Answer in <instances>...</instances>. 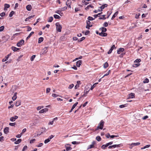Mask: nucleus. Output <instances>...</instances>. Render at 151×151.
Segmentation results:
<instances>
[{"label":"nucleus","mask_w":151,"mask_h":151,"mask_svg":"<svg viewBox=\"0 0 151 151\" xmlns=\"http://www.w3.org/2000/svg\"><path fill=\"white\" fill-rule=\"evenodd\" d=\"M22 141V139H18L17 141H15L14 142V143L15 144H18L19 143H20Z\"/></svg>","instance_id":"nucleus-27"},{"label":"nucleus","mask_w":151,"mask_h":151,"mask_svg":"<svg viewBox=\"0 0 151 151\" xmlns=\"http://www.w3.org/2000/svg\"><path fill=\"white\" fill-rule=\"evenodd\" d=\"M54 17L55 19H60V17L59 15L57 14H54Z\"/></svg>","instance_id":"nucleus-31"},{"label":"nucleus","mask_w":151,"mask_h":151,"mask_svg":"<svg viewBox=\"0 0 151 151\" xmlns=\"http://www.w3.org/2000/svg\"><path fill=\"white\" fill-rule=\"evenodd\" d=\"M26 9L27 10L29 11H30L32 9V6L30 5H28L26 6Z\"/></svg>","instance_id":"nucleus-15"},{"label":"nucleus","mask_w":151,"mask_h":151,"mask_svg":"<svg viewBox=\"0 0 151 151\" xmlns=\"http://www.w3.org/2000/svg\"><path fill=\"white\" fill-rule=\"evenodd\" d=\"M34 33V32H31L30 33L29 35L27 37L26 40L28 39L31 36H32V35H33Z\"/></svg>","instance_id":"nucleus-28"},{"label":"nucleus","mask_w":151,"mask_h":151,"mask_svg":"<svg viewBox=\"0 0 151 151\" xmlns=\"http://www.w3.org/2000/svg\"><path fill=\"white\" fill-rule=\"evenodd\" d=\"M24 41L23 40H22L18 42L17 44V46L18 47H20L22 46L24 44Z\"/></svg>","instance_id":"nucleus-3"},{"label":"nucleus","mask_w":151,"mask_h":151,"mask_svg":"<svg viewBox=\"0 0 151 151\" xmlns=\"http://www.w3.org/2000/svg\"><path fill=\"white\" fill-rule=\"evenodd\" d=\"M11 55V54L10 53V54H9L7 55V56H5V58H4L2 60V61L3 62H5V61H6V60H7L8 59V58H9V57Z\"/></svg>","instance_id":"nucleus-7"},{"label":"nucleus","mask_w":151,"mask_h":151,"mask_svg":"<svg viewBox=\"0 0 151 151\" xmlns=\"http://www.w3.org/2000/svg\"><path fill=\"white\" fill-rule=\"evenodd\" d=\"M9 131V128L8 127H6L4 129V132L5 134H7Z\"/></svg>","instance_id":"nucleus-12"},{"label":"nucleus","mask_w":151,"mask_h":151,"mask_svg":"<svg viewBox=\"0 0 151 151\" xmlns=\"http://www.w3.org/2000/svg\"><path fill=\"white\" fill-rule=\"evenodd\" d=\"M94 142H92V144L89 145V147H88V149H91V148H93L94 147Z\"/></svg>","instance_id":"nucleus-26"},{"label":"nucleus","mask_w":151,"mask_h":151,"mask_svg":"<svg viewBox=\"0 0 151 151\" xmlns=\"http://www.w3.org/2000/svg\"><path fill=\"white\" fill-rule=\"evenodd\" d=\"M22 57V55H21L19 56L18 58L17 59V61L19 62L20 61V58Z\"/></svg>","instance_id":"nucleus-49"},{"label":"nucleus","mask_w":151,"mask_h":151,"mask_svg":"<svg viewBox=\"0 0 151 151\" xmlns=\"http://www.w3.org/2000/svg\"><path fill=\"white\" fill-rule=\"evenodd\" d=\"M26 131V128H24L23 129L22 131V132L21 133V134H22L24 133Z\"/></svg>","instance_id":"nucleus-61"},{"label":"nucleus","mask_w":151,"mask_h":151,"mask_svg":"<svg viewBox=\"0 0 151 151\" xmlns=\"http://www.w3.org/2000/svg\"><path fill=\"white\" fill-rule=\"evenodd\" d=\"M50 141V140L49 139H45L44 141V143L45 144H46L49 142Z\"/></svg>","instance_id":"nucleus-50"},{"label":"nucleus","mask_w":151,"mask_h":151,"mask_svg":"<svg viewBox=\"0 0 151 151\" xmlns=\"http://www.w3.org/2000/svg\"><path fill=\"white\" fill-rule=\"evenodd\" d=\"M14 12L13 11H12L10 13V14H9V16L10 17H12L13 14H14Z\"/></svg>","instance_id":"nucleus-41"},{"label":"nucleus","mask_w":151,"mask_h":151,"mask_svg":"<svg viewBox=\"0 0 151 151\" xmlns=\"http://www.w3.org/2000/svg\"><path fill=\"white\" fill-rule=\"evenodd\" d=\"M35 140H36L35 139H33L31 140L30 141V142H29L30 143L32 144V143H33L35 141Z\"/></svg>","instance_id":"nucleus-59"},{"label":"nucleus","mask_w":151,"mask_h":151,"mask_svg":"<svg viewBox=\"0 0 151 151\" xmlns=\"http://www.w3.org/2000/svg\"><path fill=\"white\" fill-rule=\"evenodd\" d=\"M18 116H14L11 117L10 118V120L12 122H14L16 119L18 118Z\"/></svg>","instance_id":"nucleus-4"},{"label":"nucleus","mask_w":151,"mask_h":151,"mask_svg":"<svg viewBox=\"0 0 151 151\" xmlns=\"http://www.w3.org/2000/svg\"><path fill=\"white\" fill-rule=\"evenodd\" d=\"M21 102L20 101H17L15 104V106H18L20 105Z\"/></svg>","instance_id":"nucleus-23"},{"label":"nucleus","mask_w":151,"mask_h":151,"mask_svg":"<svg viewBox=\"0 0 151 151\" xmlns=\"http://www.w3.org/2000/svg\"><path fill=\"white\" fill-rule=\"evenodd\" d=\"M100 29H101L102 32H106L107 30L104 27H102L100 28Z\"/></svg>","instance_id":"nucleus-25"},{"label":"nucleus","mask_w":151,"mask_h":151,"mask_svg":"<svg viewBox=\"0 0 151 151\" xmlns=\"http://www.w3.org/2000/svg\"><path fill=\"white\" fill-rule=\"evenodd\" d=\"M110 70H109L108 72H107V73L104 74V75L103 76V77H102L101 78H104V76H107L108 75H109V74L110 73Z\"/></svg>","instance_id":"nucleus-33"},{"label":"nucleus","mask_w":151,"mask_h":151,"mask_svg":"<svg viewBox=\"0 0 151 151\" xmlns=\"http://www.w3.org/2000/svg\"><path fill=\"white\" fill-rule=\"evenodd\" d=\"M67 145L69 146H67L66 145L65 146V147L66 148V150L67 151H68L69 150H71L72 148L71 147H70V145Z\"/></svg>","instance_id":"nucleus-17"},{"label":"nucleus","mask_w":151,"mask_h":151,"mask_svg":"<svg viewBox=\"0 0 151 151\" xmlns=\"http://www.w3.org/2000/svg\"><path fill=\"white\" fill-rule=\"evenodd\" d=\"M12 49L14 51H17L19 50V48H17L14 47H12Z\"/></svg>","instance_id":"nucleus-19"},{"label":"nucleus","mask_w":151,"mask_h":151,"mask_svg":"<svg viewBox=\"0 0 151 151\" xmlns=\"http://www.w3.org/2000/svg\"><path fill=\"white\" fill-rule=\"evenodd\" d=\"M96 139L98 141H100L101 140V138L99 136H97L96 138Z\"/></svg>","instance_id":"nucleus-45"},{"label":"nucleus","mask_w":151,"mask_h":151,"mask_svg":"<svg viewBox=\"0 0 151 151\" xmlns=\"http://www.w3.org/2000/svg\"><path fill=\"white\" fill-rule=\"evenodd\" d=\"M94 18H93V17H88V19L89 20H93L94 19Z\"/></svg>","instance_id":"nucleus-43"},{"label":"nucleus","mask_w":151,"mask_h":151,"mask_svg":"<svg viewBox=\"0 0 151 151\" xmlns=\"http://www.w3.org/2000/svg\"><path fill=\"white\" fill-rule=\"evenodd\" d=\"M48 110V109L47 108H45L44 109H43L41 110H40L39 113H43L44 112H45L47 111Z\"/></svg>","instance_id":"nucleus-6"},{"label":"nucleus","mask_w":151,"mask_h":151,"mask_svg":"<svg viewBox=\"0 0 151 151\" xmlns=\"http://www.w3.org/2000/svg\"><path fill=\"white\" fill-rule=\"evenodd\" d=\"M6 41H7L8 39H9L10 37L9 35H6L4 36L3 37Z\"/></svg>","instance_id":"nucleus-18"},{"label":"nucleus","mask_w":151,"mask_h":151,"mask_svg":"<svg viewBox=\"0 0 151 151\" xmlns=\"http://www.w3.org/2000/svg\"><path fill=\"white\" fill-rule=\"evenodd\" d=\"M55 25L56 26V28L57 31L59 32H61L62 29V27L60 25V24L58 22H57L55 24Z\"/></svg>","instance_id":"nucleus-2"},{"label":"nucleus","mask_w":151,"mask_h":151,"mask_svg":"<svg viewBox=\"0 0 151 151\" xmlns=\"http://www.w3.org/2000/svg\"><path fill=\"white\" fill-rule=\"evenodd\" d=\"M43 40V37H40V38H39V40H38V43H41L42 42Z\"/></svg>","instance_id":"nucleus-29"},{"label":"nucleus","mask_w":151,"mask_h":151,"mask_svg":"<svg viewBox=\"0 0 151 151\" xmlns=\"http://www.w3.org/2000/svg\"><path fill=\"white\" fill-rule=\"evenodd\" d=\"M124 50V49L123 48H120L117 51V53L118 54H120L121 52H123Z\"/></svg>","instance_id":"nucleus-8"},{"label":"nucleus","mask_w":151,"mask_h":151,"mask_svg":"<svg viewBox=\"0 0 151 151\" xmlns=\"http://www.w3.org/2000/svg\"><path fill=\"white\" fill-rule=\"evenodd\" d=\"M108 146V145L107 144H106L105 145H103L101 146V148L103 149H105L106 147H107Z\"/></svg>","instance_id":"nucleus-37"},{"label":"nucleus","mask_w":151,"mask_h":151,"mask_svg":"<svg viewBox=\"0 0 151 151\" xmlns=\"http://www.w3.org/2000/svg\"><path fill=\"white\" fill-rule=\"evenodd\" d=\"M140 117V116L139 114H137L135 116V118L136 119L139 120V118Z\"/></svg>","instance_id":"nucleus-47"},{"label":"nucleus","mask_w":151,"mask_h":151,"mask_svg":"<svg viewBox=\"0 0 151 151\" xmlns=\"http://www.w3.org/2000/svg\"><path fill=\"white\" fill-rule=\"evenodd\" d=\"M121 144L113 145V147L114 148L119 147L121 146Z\"/></svg>","instance_id":"nucleus-32"},{"label":"nucleus","mask_w":151,"mask_h":151,"mask_svg":"<svg viewBox=\"0 0 151 151\" xmlns=\"http://www.w3.org/2000/svg\"><path fill=\"white\" fill-rule=\"evenodd\" d=\"M90 7H91V8H93V6H92L91 5H89L87 6V7L86 8V9H88Z\"/></svg>","instance_id":"nucleus-40"},{"label":"nucleus","mask_w":151,"mask_h":151,"mask_svg":"<svg viewBox=\"0 0 151 151\" xmlns=\"http://www.w3.org/2000/svg\"><path fill=\"white\" fill-rule=\"evenodd\" d=\"M104 124V122L103 120H101L98 126L97 127L96 129H103Z\"/></svg>","instance_id":"nucleus-1"},{"label":"nucleus","mask_w":151,"mask_h":151,"mask_svg":"<svg viewBox=\"0 0 151 151\" xmlns=\"http://www.w3.org/2000/svg\"><path fill=\"white\" fill-rule=\"evenodd\" d=\"M50 88H47L46 89V93H48L49 92H50Z\"/></svg>","instance_id":"nucleus-56"},{"label":"nucleus","mask_w":151,"mask_h":151,"mask_svg":"<svg viewBox=\"0 0 151 151\" xmlns=\"http://www.w3.org/2000/svg\"><path fill=\"white\" fill-rule=\"evenodd\" d=\"M53 20V17H50L48 19V22H51Z\"/></svg>","instance_id":"nucleus-38"},{"label":"nucleus","mask_w":151,"mask_h":151,"mask_svg":"<svg viewBox=\"0 0 151 151\" xmlns=\"http://www.w3.org/2000/svg\"><path fill=\"white\" fill-rule=\"evenodd\" d=\"M140 144V143L139 142H137V143H132L130 145L131 146H132V147L134 146H137L139 145Z\"/></svg>","instance_id":"nucleus-20"},{"label":"nucleus","mask_w":151,"mask_h":151,"mask_svg":"<svg viewBox=\"0 0 151 151\" xmlns=\"http://www.w3.org/2000/svg\"><path fill=\"white\" fill-rule=\"evenodd\" d=\"M54 137V135H51L49 137L48 139H49L50 140V139H52Z\"/></svg>","instance_id":"nucleus-62"},{"label":"nucleus","mask_w":151,"mask_h":151,"mask_svg":"<svg viewBox=\"0 0 151 151\" xmlns=\"http://www.w3.org/2000/svg\"><path fill=\"white\" fill-rule=\"evenodd\" d=\"M43 52L42 53V54L45 53H46L47 51V47H45L44 48H43Z\"/></svg>","instance_id":"nucleus-24"},{"label":"nucleus","mask_w":151,"mask_h":151,"mask_svg":"<svg viewBox=\"0 0 151 151\" xmlns=\"http://www.w3.org/2000/svg\"><path fill=\"white\" fill-rule=\"evenodd\" d=\"M91 24V22L89 21V20L87 21L86 22V24L87 25L86 26V28L89 29V28L90 27H91L92 26V25H90V24Z\"/></svg>","instance_id":"nucleus-5"},{"label":"nucleus","mask_w":151,"mask_h":151,"mask_svg":"<svg viewBox=\"0 0 151 151\" xmlns=\"http://www.w3.org/2000/svg\"><path fill=\"white\" fill-rule=\"evenodd\" d=\"M99 35L103 37H105L107 35V34L106 33L102 32H101V33H99Z\"/></svg>","instance_id":"nucleus-10"},{"label":"nucleus","mask_w":151,"mask_h":151,"mask_svg":"<svg viewBox=\"0 0 151 151\" xmlns=\"http://www.w3.org/2000/svg\"><path fill=\"white\" fill-rule=\"evenodd\" d=\"M82 63L81 60H79L77 61L76 62V65L78 67H79Z\"/></svg>","instance_id":"nucleus-9"},{"label":"nucleus","mask_w":151,"mask_h":151,"mask_svg":"<svg viewBox=\"0 0 151 151\" xmlns=\"http://www.w3.org/2000/svg\"><path fill=\"white\" fill-rule=\"evenodd\" d=\"M108 26V23L107 22H105L103 24V26L104 27H107Z\"/></svg>","instance_id":"nucleus-54"},{"label":"nucleus","mask_w":151,"mask_h":151,"mask_svg":"<svg viewBox=\"0 0 151 151\" xmlns=\"http://www.w3.org/2000/svg\"><path fill=\"white\" fill-rule=\"evenodd\" d=\"M140 64L139 63H137V64H134L133 65V66L134 67H137L140 65Z\"/></svg>","instance_id":"nucleus-39"},{"label":"nucleus","mask_w":151,"mask_h":151,"mask_svg":"<svg viewBox=\"0 0 151 151\" xmlns=\"http://www.w3.org/2000/svg\"><path fill=\"white\" fill-rule=\"evenodd\" d=\"M4 28V26H2L0 27V32H2L3 31Z\"/></svg>","instance_id":"nucleus-42"},{"label":"nucleus","mask_w":151,"mask_h":151,"mask_svg":"<svg viewBox=\"0 0 151 151\" xmlns=\"http://www.w3.org/2000/svg\"><path fill=\"white\" fill-rule=\"evenodd\" d=\"M78 104V102H76L72 106V109H74L75 107Z\"/></svg>","instance_id":"nucleus-44"},{"label":"nucleus","mask_w":151,"mask_h":151,"mask_svg":"<svg viewBox=\"0 0 151 151\" xmlns=\"http://www.w3.org/2000/svg\"><path fill=\"white\" fill-rule=\"evenodd\" d=\"M4 10H6L7 8H8L10 7V5L9 4H4Z\"/></svg>","instance_id":"nucleus-13"},{"label":"nucleus","mask_w":151,"mask_h":151,"mask_svg":"<svg viewBox=\"0 0 151 151\" xmlns=\"http://www.w3.org/2000/svg\"><path fill=\"white\" fill-rule=\"evenodd\" d=\"M141 60L140 59H137L134 61V63H139L141 61Z\"/></svg>","instance_id":"nucleus-53"},{"label":"nucleus","mask_w":151,"mask_h":151,"mask_svg":"<svg viewBox=\"0 0 151 151\" xmlns=\"http://www.w3.org/2000/svg\"><path fill=\"white\" fill-rule=\"evenodd\" d=\"M27 27V31H30L32 29V28L31 27Z\"/></svg>","instance_id":"nucleus-63"},{"label":"nucleus","mask_w":151,"mask_h":151,"mask_svg":"<svg viewBox=\"0 0 151 151\" xmlns=\"http://www.w3.org/2000/svg\"><path fill=\"white\" fill-rule=\"evenodd\" d=\"M107 5L106 4H104L103 5H102L100 7V8L101 9V10H99V12H101L102 11V9H103L105 7H107Z\"/></svg>","instance_id":"nucleus-16"},{"label":"nucleus","mask_w":151,"mask_h":151,"mask_svg":"<svg viewBox=\"0 0 151 151\" xmlns=\"http://www.w3.org/2000/svg\"><path fill=\"white\" fill-rule=\"evenodd\" d=\"M17 92L15 93H14V96L12 97V99L13 101L17 99Z\"/></svg>","instance_id":"nucleus-14"},{"label":"nucleus","mask_w":151,"mask_h":151,"mask_svg":"<svg viewBox=\"0 0 151 151\" xmlns=\"http://www.w3.org/2000/svg\"><path fill=\"white\" fill-rule=\"evenodd\" d=\"M70 0H68L66 2V4L68 6H69L70 8Z\"/></svg>","instance_id":"nucleus-21"},{"label":"nucleus","mask_w":151,"mask_h":151,"mask_svg":"<svg viewBox=\"0 0 151 151\" xmlns=\"http://www.w3.org/2000/svg\"><path fill=\"white\" fill-rule=\"evenodd\" d=\"M5 13L3 12L2 13H1L0 14V15L1 17H3L4 16H5Z\"/></svg>","instance_id":"nucleus-58"},{"label":"nucleus","mask_w":151,"mask_h":151,"mask_svg":"<svg viewBox=\"0 0 151 151\" xmlns=\"http://www.w3.org/2000/svg\"><path fill=\"white\" fill-rule=\"evenodd\" d=\"M98 83H96L93 84L91 88V90H92L93 88L96 86V85Z\"/></svg>","instance_id":"nucleus-30"},{"label":"nucleus","mask_w":151,"mask_h":151,"mask_svg":"<svg viewBox=\"0 0 151 151\" xmlns=\"http://www.w3.org/2000/svg\"><path fill=\"white\" fill-rule=\"evenodd\" d=\"M118 14V11L116 12L112 17L111 19H113Z\"/></svg>","instance_id":"nucleus-22"},{"label":"nucleus","mask_w":151,"mask_h":151,"mask_svg":"<svg viewBox=\"0 0 151 151\" xmlns=\"http://www.w3.org/2000/svg\"><path fill=\"white\" fill-rule=\"evenodd\" d=\"M74 86V84H72L69 85L68 88L69 89H71L72 88H73V87Z\"/></svg>","instance_id":"nucleus-48"},{"label":"nucleus","mask_w":151,"mask_h":151,"mask_svg":"<svg viewBox=\"0 0 151 151\" xmlns=\"http://www.w3.org/2000/svg\"><path fill=\"white\" fill-rule=\"evenodd\" d=\"M109 66V65L108 63L107 62H106L104 63V68H106L107 67Z\"/></svg>","instance_id":"nucleus-34"},{"label":"nucleus","mask_w":151,"mask_h":151,"mask_svg":"<svg viewBox=\"0 0 151 151\" xmlns=\"http://www.w3.org/2000/svg\"><path fill=\"white\" fill-rule=\"evenodd\" d=\"M27 146H26V145L24 147H23V149L22 150V151H24L25 150V149H27Z\"/></svg>","instance_id":"nucleus-64"},{"label":"nucleus","mask_w":151,"mask_h":151,"mask_svg":"<svg viewBox=\"0 0 151 151\" xmlns=\"http://www.w3.org/2000/svg\"><path fill=\"white\" fill-rule=\"evenodd\" d=\"M149 82V79L147 78H146L144 80V81H143V83H148Z\"/></svg>","instance_id":"nucleus-35"},{"label":"nucleus","mask_w":151,"mask_h":151,"mask_svg":"<svg viewBox=\"0 0 151 151\" xmlns=\"http://www.w3.org/2000/svg\"><path fill=\"white\" fill-rule=\"evenodd\" d=\"M102 17H101L99 19H106V18L105 17V15H102Z\"/></svg>","instance_id":"nucleus-52"},{"label":"nucleus","mask_w":151,"mask_h":151,"mask_svg":"<svg viewBox=\"0 0 151 151\" xmlns=\"http://www.w3.org/2000/svg\"><path fill=\"white\" fill-rule=\"evenodd\" d=\"M16 124V123L15 122L11 123H9V125L11 126H14Z\"/></svg>","instance_id":"nucleus-57"},{"label":"nucleus","mask_w":151,"mask_h":151,"mask_svg":"<svg viewBox=\"0 0 151 151\" xmlns=\"http://www.w3.org/2000/svg\"><path fill=\"white\" fill-rule=\"evenodd\" d=\"M150 146V145H147L146 146L144 147H142L141 148V149H142V150L144 149L147 148L149 147Z\"/></svg>","instance_id":"nucleus-36"},{"label":"nucleus","mask_w":151,"mask_h":151,"mask_svg":"<svg viewBox=\"0 0 151 151\" xmlns=\"http://www.w3.org/2000/svg\"><path fill=\"white\" fill-rule=\"evenodd\" d=\"M35 55H32L30 58V60L31 61H33L34 60V59L35 58Z\"/></svg>","instance_id":"nucleus-46"},{"label":"nucleus","mask_w":151,"mask_h":151,"mask_svg":"<svg viewBox=\"0 0 151 151\" xmlns=\"http://www.w3.org/2000/svg\"><path fill=\"white\" fill-rule=\"evenodd\" d=\"M140 15V14L139 13L138 14H136L135 16V18L136 19H138Z\"/></svg>","instance_id":"nucleus-55"},{"label":"nucleus","mask_w":151,"mask_h":151,"mask_svg":"<svg viewBox=\"0 0 151 151\" xmlns=\"http://www.w3.org/2000/svg\"><path fill=\"white\" fill-rule=\"evenodd\" d=\"M85 38V37H82L80 40H78V42H81L83 40H84Z\"/></svg>","instance_id":"nucleus-51"},{"label":"nucleus","mask_w":151,"mask_h":151,"mask_svg":"<svg viewBox=\"0 0 151 151\" xmlns=\"http://www.w3.org/2000/svg\"><path fill=\"white\" fill-rule=\"evenodd\" d=\"M52 96L54 97H56L59 96L58 95L55 93L53 94L52 95Z\"/></svg>","instance_id":"nucleus-60"},{"label":"nucleus","mask_w":151,"mask_h":151,"mask_svg":"<svg viewBox=\"0 0 151 151\" xmlns=\"http://www.w3.org/2000/svg\"><path fill=\"white\" fill-rule=\"evenodd\" d=\"M134 97V94L133 93H130L129 95V98H133Z\"/></svg>","instance_id":"nucleus-11"}]
</instances>
